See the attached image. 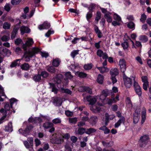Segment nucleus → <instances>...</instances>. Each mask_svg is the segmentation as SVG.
I'll return each instance as SVG.
<instances>
[{
	"label": "nucleus",
	"instance_id": "obj_11",
	"mask_svg": "<svg viewBox=\"0 0 151 151\" xmlns=\"http://www.w3.org/2000/svg\"><path fill=\"white\" fill-rule=\"evenodd\" d=\"M97 97L96 96H87L86 97L87 101L89 102V104H95Z\"/></svg>",
	"mask_w": 151,
	"mask_h": 151
},
{
	"label": "nucleus",
	"instance_id": "obj_22",
	"mask_svg": "<svg viewBox=\"0 0 151 151\" xmlns=\"http://www.w3.org/2000/svg\"><path fill=\"white\" fill-rule=\"evenodd\" d=\"M5 130L6 132H11L13 131L12 126V123L9 122L8 125L5 127Z\"/></svg>",
	"mask_w": 151,
	"mask_h": 151
},
{
	"label": "nucleus",
	"instance_id": "obj_20",
	"mask_svg": "<svg viewBox=\"0 0 151 151\" xmlns=\"http://www.w3.org/2000/svg\"><path fill=\"white\" fill-rule=\"evenodd\" d=\"M104 77L103 75L99 74L97 78V81L100 84H102L103 83Z\"/></svg>",
	"mask_w": 151,
	"mask_h": 151
},
{
	"label": "nucleus",
	"instance_id": "obj_35",
	"mask_svg": "<svg viewBox=\"0 0 151 151\" xmlns=\"http://www.w3.org/2000/svg\"><path fill=\"white\" fill-rule=\"evenodd\" d=\"M146 111H143L142 112L141 114L142 120L141 121L142 124H143L146 120Z\"/></svg>",
	"mask_w": 151,
	"mask_h": 151
},
{
	"label": "nucleus",
	"instance_id": "obj_63",
	"mask_svg": "<svg viewBox=\"0 0 151 151\" xmlns=\"http://www.w3.org/2000/svg\"><path fill=\"white\" fill-rule=\"evenodd\" d=\"M53 123L55 124H57L60 123L61 122V120L58 118H55L52 120Z\"/></svg>",
	"mask_w": 151,
	"mask_h": 151
},
{
	"label": "nucleus",
	"instance_id": "obj_33",
	"mask_svg": "<svg viewBox=\"0 0 151 151\" xmlns=\"http://www.w3.org/2000/svg\"><path fill=\"white\" fill-rule=\"evenodd\" d=\"M93 66V64L91 63L85 64L83 68L85 70H88L92 68Z\"/></svg>",
	"mask_w": 151,
	"mask_h": 151
},
{
	"label": "nucleus",
	"instance_id": "obj_25",
	"mask_svg": "<svg viewBox=\"0 0 151 151\" xmlns=\"http://www.w3.org/2000/svg\"><path fill=\"white\" fill-rule=\"evenodd\" d=\"M96 129L90 127L88 129H86V134L88 135L91 134L96 131Z\"/></svg>",
	"mask_w": 151,
	"mask_h": 151
},
{
	"label": "nucleus",
	"instance_id": "obj_55",
	"mask_svg": "<svg viewBox=\"0 0 151 151\" xmlns=\"http://www.w3.org/2000/svg\"><path fill=\"white\" fill-rule=\"evenodd\" d=\"M142 80L144 83H147L148 84V81L147 77L146 76H143L141 78Z\"/></svg>",
	"mask_w": 151,
	"mask_h": 151
},
{
	"label": "nucleus",
	"instance_id": "obj_62",
	"mask_svg": "<svg viewBox=\"0 0 151 151\" xmlns=\"http://www.w3.org/2000/svg\"><path fill=\"white\" fill-rule=\"evenodd\" d=\"M105 124L106 126H107L109 122V116L105 115Z\"/></svg>",
	"mask_w": 151,
	"mask_h": 151
},
{
	"label": "nucleus",
	"instance_id": "obj_57",
	"mask_svg": "<svg viewBox=\"0 0 151 151\" xmlns=\"http://www.w3.org/2000/svg\"><path fill=\"white\" fill-rule=\"evenodd\" d=\"M6 48L4 47H0V54L5 55Z\"/></svg>",
	"mask_w": 151,
	"mask_h": 151
},
{
	"label": "nucleus",
	"instance_id": "obj_8",
	"mask_svg": "<svg viewBox=\"0 0 151 151\" xmlns=\"http://www.w3.org/2000/svg\"><path fill=\"white\" fill-rule=\"evenodd\" d=\"M90 110L94 113H97L100 112L101 108L100 107L96 106V104H90ZM98 106H103L104 104H97Z\"/></svg>",
	"mask_w": 151,
	"mask_h": 151
},
{
	"label": "nucleus",
	"instance_id": "obj_4",
	"mask_svg": "<svg viewBox=\"0 0 151 151\" xmlns=\"http://www.w3.org/2000/svg\"><path fill=\"white\" fill-rule=\"evenodd\" d=\"M63 78V76L61 74H58L56 75L55 78V83L57 84V87L59 88L61 87V86L63 85L62 80Z\"/></svg>",
	"mask_w": 151,
	"mask_h": 151
},
{
	"label": "nucleus",
	"instance_id": "obj_51",
	"mask_svg": "<svg viewBox=\"0 0 151 151\" xmlns=\"http://www.w3.org/2000/svg\"><path fill=\"white\" fill-rule=\"evenodd\" d=\"M40 54L42 57L45 58H46L49 56V54L46 52H40Z\"/></svg>",
	"mask_w": 151,
	"mask_h": 151
},
{
	"label": "nucleus",
	"instance_id": "obj_19",
	"mask_svg": "<svg viewBox=\"0 0 151 151\" xmlns=\"http://www.w3.org/2000/svg\"><path fill=\"white\" fill-rule=\"evenodd\" d=\"M52 103L54 104H62V100L60 97H56L52 99Z\"/></svg>",
	"mask_w": 151,
	"mask_h": 151
},
{
	"label": "nucleus",
	"instance_id": "obj_38",
	"mask_svg": "<svg viewBox=\"0 0 151 151\" xmlns=\"http://www.w3.org/2000/svg\"><path fill=\"white\" fill-rule=\"evenodd\" d=\"M127 27L130 29H134L135 27L134 23L132 22H129L127 24Z\"/></svg>",
	"mask_w": 151,
	"mask_h": 151
},
{
	"label": "nucleus",
	"instance_id": "obj_27",
	"mask_svg": "<svg viewBox=\"0 0 151 151\" xmlns=\"http://www.w3.org/2000/svg\"><path fill=\"white\" fill-rule=\"evenodd\" d=\"M43 127L47 129L51 128V127H54V124L51 122H45L43 124Z\"/></svg>",
	"mask_w": 151,
	"mask_h": 151
},
{
	"label": "nucleus",
	"instance_id": "obj_36",
	"mask_svg": "<svg viewBox=\"0 0 151 151\" xmlns=\"http://www.w3.org/2000/svg\"><path fill=\"white\" fill-rule=\"evenodd\" d=\"M24 53H25V55H27L30 58L35 56L34 53L32 51H26Z\"/></svg>",
	"mask_w": 151,
	"mask_h": 151
},
{
	"label": "nucleus",
	"instance_id": "obj_13",
	"mask_svg": "<svg viewBox=\"0 0 151 151\" xmlns=\"http://www.w3.org/2000/svg\"><path fill=\"white\" fill-rule=\"evenodd\" d=\"M125 122V118L124 116H122L119 118L118 121L114 124L115 128H118L120 126L122 123L124 124Z\"/></svg>",
	"mask_w": 151,
	"mask_h": 151
},
{
	"label": "nucleus",
	"instance_id": "obj_44",
	"mask_svg": "<svg viewBox=\"0 0 151 151\" xmlns=\"http://www.w3.org/2000/svg\"><path fill=\"white\" fill-rule=\"evenodd\" d=\"M41 77L42 76L43 78H46L49 76V73L46 71H42L40 73Z\"/></svg>",
	"mask_w": 151,
	"mask_h": 151
},
{
	"label": "nucleus",
	"instance_id": "obj_6",
	"mask_svg": "<svg viewBox=\"0 0 151 151\" xmlns=\"http://www.w3.org/2000/svg\"><path fill=\"white\" fill-rule=\"evenodd\" d=\"M120 70L122 73H125L126 69V62L124 59H121L119 62Z\"/></svg>",
	"mask_w": 151,
	"mask_h": 151
},
{
	"label": "nucleus",
	"instance_id": "obj_1",
	"mask_svg": "<svg viewBox=\"0 0 151 151\" xmlns=\"http://www.w3.org/2000/svg\"><path fill=\"white\" fill-rule=\"evenodd\" d=\"M149 139V136L148 134H145L141 136L139 142L140 147H145L147 144Z\"/></svg>",
	"mask_w": 151,
	"mask_h": 151
},
{
	"label": "nucleus",
	"instance_id": "obj_47",
	"mask_svg": "<svg viewBox=\"0 0 151 151\" xmlns=\"http://www.w3.org/2000/svg\"><path fill=\"white\" fill-rule=\"evenodd\" d=\"M101 93L104 96V98L106 97L109 94V90L107 89L104 90L102 91Z\"/></svg>",
	"mask_w": 151,
	"mask_h": 151
},
{
	"label": "nucleus",
	"instance_id": "obj_58",
	"mask_svg": "<svg viewBox=\"0 0 151 151\" xmlns=\"http://www.w3.org/2000/svg\"><path fill=\"white\" fill-rule=\"evenodd\" d=\"M4 9L7 12H9L11 9V8L10 7L9 4L6 3L5 6H4Z\"/></svg>",
	"mask_w": 151,
	"mask_h": 151
},
{
	"label": "nucleus",
	"instance_id": "obj_48",
	"mask_svg": "<svg viewBox=\"0 0 151 151\" xmlns=\"http://www.w3.org/2000/svg\"><path fill=\"white\" fill-rule=\"evenodd\" d=\"M84 91L86 93L91 94L92 93V91L91 89L88 86L84 87Z\"/></svg>",
	"mask_w": 151,
	"mask_h": 151
},
{
	"label": "nucleus",
	"instance_id": "obj_37",
	"mask_svg": "<svg viewBox=\"0 0 151 151\" xmlns=\"http://www.w3.org/2000/svg\"><path fill=\"white\" fill-rule=\"evenodd\" d=\"M47 69L48 71L51 73H54L55 72V68L53 66H49Z\"/></svg>",
	"mask_w": 151,
	"mask_h": 151
},
{
	"label": "nucleus",
	"instance_id": "obj_60",
	"mask_svg": "<svg viewBox=\"0 0 151 151\" xmlns=\"http://www.w3.org/2000/svg\"><path fill=\"white\" fill-rule=\"evenodd\" d=\"M40 51V50L37 47H34L33 48L32 50V51L33 53L35 54V55L36 54H37L38 52H39Z\"/></svg>",
	"mask_w": 151,
	"mask_h": 151
},
{
	"label": "nucleus",
	"instance_id": "obj_39",
	"mask_svg": "<svg viewBox=\"0 0 151 151\" xmlns=\"http://www.w3.org/2000/svg\"><path fill=\"white\" fill-rule=\"evenodd\" d=\"M61 90L63 93L66 94L71 95L72 91H71L68 88H61Z\"/></svg>",
	"mask_w": 151,
	"mask_h": 151
},
{
	"label": "nucleus",
	"instance_id": "obj_7",
	"mask_svg": "<svg viewBox=\"0 0 151 151\" xmlns=\"http://www.w3.org/2000/svg\"><path fill=\"white\" fill-rule=\"evenodd\" d=\"M64 142V140L62 137H53L50 139V142L53 144H60Z\"/></svg>",
	"mask_w": 151,
	"mask_h": 151
},
{
	"label": "nucleus",
	"instance_id": "obj_14",
	"mask_svg": "<svg viewBox=\"0 0 151 151\" xmlns=\"http://www.w3.org/2000/svg\"><path fill=\"white\" fill-rule=\"evenodd\" d=\"M140 114L136 110L135 112L133 114V122L134 124L137 123L139 120V118Z\"/></svg>",
	"mask_w": 151,
	"mask_h": 151
},
{
	"label": "nucleus",
	"instance_id": "obj_3",
	"mask_svg": "<svg viewBox=\"0 0 151 151\" xmlns=\"http://www.w3.org/2000/svg\"><path fill=\"white\" fill-rule=\"evenodd\" d=\"M122 77L125 86L127 88H130L132 85V81L131 78L127 77L125 73H122Z\"/></svg>",
	"mask_w": 151,
	"mask_h": 151
},
{
	"label": "nucleus",
	"instance_id": "obj_9",
	"mask_svg": "<svg viewBox=\"0 0 151 151\" xmlns=\"http://www.w3.org/2000/svg\"><path fill=\"white\" fill-rule=\"evenodd\" d=\"M51 26L50 23L47 21H45L42 24L38 26V28L40 30L48 29Z\"/></svg>",
	"mask_w": 151,
	"mask_h": 151
},
{
	"label": "nucleus",
	"instance_id": "obj_21",
	"mask_svg": "<svg viewBox=\"0 0 151 151\" xmlns=\"http://www.w3.org/2000/svg\"><path fill=\"white\" fill-rule=\"evenodd\" d=\"M32 79L36 82H40L42 79L40 74L39 73L35 74L33 77Z\"/></svg>",
	"mask_w": 151,
	"mask_h": 151
},
{
	"label": "nucleus",
	"instance_id": "obj_26",
	"mask_svg": "<svg viewBox=\"0 0 151 151\" xmlns=\"http://www.w3.org/2000/svg\"><path fill=\"white\" fill-rule=\"evenodd\" d=\"M96 7V5L95 4L91 3L88 8V9L89 10L88 12L92 13Z\"/></svg>",
	"mask_w": 151,
	"mask_h": 151
},
{
	"label": "nucleus",
	"instance_id": "obj_10",
	"mask_svg": "<svg viewBox=\"0 0 151 151\" xmlns=\"http://www.w3.org/2000/svg\"><path fill=\"white\" fill-rule=\"evenodd\" d=\"M49 84L50 85V88L51 89V91L53 92L55 94H57L59 91V88H57V84L55 83H49Z\"/></svg>",
	"mask_w": 151,
	"mask_h": 151
},
{
	"label": "nucleus",
	"instance_id": "obj_23",
	"mask_svg": "<svg viewBox=\"0 0 151 151\" xmlns=\"http://www.w3.org/2000/svg\"><path fill=\"white\" fill-rule=\"evenodd\" d=\"M31 67L28 63H24L21 65V68L23 70H28Z\"/></svg>",
	"mask_w": 151,
	"mask_h": 151
},
{
	"label": "nucleus",
	"instance_id": "obj_24",
	"mask_svg": "<svg viewBox=\"0 0 151 151\" xmlns=\"http://www.w3.org/2000/svg\"><path fill=\"white\" fill-rule=\"evenodd\" d=\"M110 73L111 76H116L119 75V73L117 69L115 68L114 69L110 70Z\"/></svg>",
	"mask_w": 151,
	"mask_h": 151
},
{
	"label": "nucleus",
	"instance_id": "obj_42",
	"mask_svg": "<svg viewBox=\"0 0 151 151\" xmlns=\"http://www.w3.org/2000/svg\"><path fill=\"white\" fill-rule=\"evenodd\" d=\"M10 24L7 22H5L3 24V27L5 29H10Z\"/></svg>",
	"mask_w": 151,
	"mask_h": 151
},
{
	"label": "nucleus",
	"instance_id": "obj_59",
	"mask_svg": "<svg viewBox=\"0 0 151 151\" xmlns=\"http://www.w3.org/2000/svg\"><path fill=\"white\" fill-rule=\"evenodd\" d=\"M104 52L101 50L98 49L97 51V55L99 57H101Z\"/></svg>",
	"mask_w": 151,
	"mask_h": 151
},
{
	"label": "nucleus",
	"instance_id": "obj_43",
	"mask_svg": "<svg viewBox=\"0 0 151 151\" xmlns=\"http://www.w3.org/2000/svg\"><path fill=\"white\" fill-rule=\"evenodd\" d=\"M69 121L70 123L72 124H76L77 121V119L76 118H69Z\"/></svg>",
	"mask_w": 151,
	"mask_h": 151
},
{
	"label": "nucleus",
	"instance_id": "obj_64",
	"mask_svg": "<svg viewBox=\"0 0 151 151\" xmlns=\"http://www.w3.org/2000/svg\"><path fill=\"white\" fill-rule=\"evenodd\" d=\"M65 114L67 116L69 117H71L73 115V113L68 110L66 111Z\"/></svg>",
	"mask_w": 151,
	"mask_h": 151
},
{
	"label": "nucleus",
	"instance_id": "obj_28",
	"mask_svg": "<svg viewBox=\"0 0 151 151\" xmlns=\"http://www.w3.org/2000/svg\"><path fill=\"white\" fill-rule=\"evenodd\" d=\"M124 40L125 41L121 43V46L124 50H127L129 46L128 42L127 41V40L126 39L125 40H124Z\"/></svg>",
	"mask_w": 151,
	"mask_h": 151
},
{
	"label": "nucleus",
	"instance_id": "obj_40",
	"mask_svg": "<svg viewBox=\"0 0 151 151\" xmlns=\"http://www.w3.org/2000/svg\"><path fill=\"white\" fill-rule=\"evenodd\" d=\"M114 19L118 22H120L121 21V18L118 14L116 13H114L113 15Z\"/></svg>",
	"mask_w": 151,
	"mask_h": 151
},
{
	"label": "nucleus",
	"instance_id": "obj_15",
	"mask_svg": "<svg viewBox=\"0 0 151 151\" xmlns=\"http://www.w3.org/2000/svg\"><path fill=\"white\" fill-rule=\"evenodd\" d=\"M94 30L96 34H97L98 37L99 38H100L102 37L103 36L102 33L96 25H94Z\"/></svg>",
	"mask_w": 151,
	"mask_h": 151
},
{
	"label": "nucleus",
	"instance_id": "obj_52",
	"mask_svg": "<svg viewBox=\"0 0 151 151\" xmlns=\"http://www.w3.org/2000/svg\"><path fill=\"white\" fill-rule=\"evenodd\" d=\"M9 37L6 35H4L1 37V39L3 42H6L9 40Z\"/></svg>",
	"mask_w": 151,
	"mask_h": 151
},
{
	"label": "nucleus",
	"instance_id": "obj_31",
	"mask_svg": "<svg viewBox=\"0 0 151 151\" xmlns=\"http://www.w3.org/2000/svg\"><path fill=\"white\" fill-rule=\"evenodd\" d=\"M139 40L142 42L145 43L148 40V38L147 36L145 35H141L139 36Z\"/></svg>",
	"mask_w": 151,
	"mask_h": 151
},
{
	"label": "nucleus",
	"instance_id": "obj_2",
	"mask_svg": "<svg viewBox=\"0 0 151 151\" xmlns=\"http://www.w3.org/2000/svg\"><path fill=\"white\" fill-rule=\"evenodd\" d=\"M33 128V126L32 125L30 124L27 125L26 128L24 130H23L22 129H19L18 131L20 134H22V135L24 136H27L29 135L30 132L32 129Z\"/></svg>",
	"mask_w": 151,
	"mask_h": 151
},
{
	"label": "nucleus",
	"instance_id": "obj_50",
	"mask_svg": "<svg viewBox=\"0 0 151 151\" xmlns=\"http://www.w3.org/2000/svg\"><path fill=\"white\" fill-rule=\"evenodd\" d=\"M78 50H73L71 53L70 55L72 57L74 58L76 55L78 54Z\"/></svg>",
	"mask_w": 151,
	"mask_h": 151
},
{
	"label": "nucleus",
	"instance_id": "obj_16",
	"mask_svg": "<svg viewBox=\"0 0 151 151\" xmlns=\"http://www.w3.org/2000/svg\"><path fill=\"white\" fill-rule=\"evenodd\" d=\"M98 121L97 117L95 116H91L89 120V123L93 126L95 125Z\"/></svg>",
	"mask_w": 151,
	"mask_h": 151
},
{
	"label": "nucleus",
	"instance_id": "obj_17",
	"mask_svg": "<svg viewBox=\"0 0 151 151\" xmlns=\"http://www.w3.org/2000/svg\"><path fill=\"white\" fill-rule=\"evenodd\" d=\"M76 75L81 78H86L87 76V74L84 72L77 71L75 73Z\"/></svg>",
	"mask_w": 151,
	"mask_h": 151
},
{
	"label": "nucleus",
	"instance_id": "obj_30",
	"mask_svg": "<svg viewBox=\"0 0 151 151\" xmlns=\"http://www.w3.org/2000/svg\"><path fill=\"white\" fill-rule=\"evenodd\" d=\"M77 132L79 134L82 135L84 133H86V129L83 127H79L78 128Z\"/></svg>",
	"mask_w": 151,
	"mask_h": 151
},
{
	"label": "nucleus",
	"instance_id": "obj_49",
	"mask_svg": "<svg viewBox=\"0 0 151 151\" xmlns=\"http://www.w3.org/2000/svg\"><path fill=\"white\" fill-rule=\"evenodd\" d=\"M54 33V31L53 30H51V29L49 30L47 32L45 33V36L46 37H48L51 35L53 34Z\"/></svg>",
	"mask_w": 151,
	"mask_h": 151
},
{
	"label": "nucleus",
	"instance_id": "obj_18",
	"mask_svg": "<svg viewBox=\"0 0 151 151\" xmlns=\"http://www.w3.org/2000/svg\"><path fill=\"white\" fill-rule=\"evenodd\" d=\"M111 13L109 12H108L107 13L105 14L104 15V17L106 19L107 22L108 23H111L112 21V18L110 16Z\"/></svg>",
	"mask_w": 151,
	"mask_h": 151
},
{
	"label": "nucleus",
	"instance_id": "obj_56",
	"mask_svg": "<svg viewBox=\"0 0 151 151\" xmlns=\"http://www.w3.org/2000/svg\"><path fill=\"white\" fill-rule=\"evenodd\" d=\"M93 16V14L92 13L90 12H88L86 15V18L88 21H89V20Z\"/></svg>",
	"mask_w": 151,
	"mask_h": 151
},
{
	"label": "nucleus",
	"instance_id": "obj_53",
	"mask_svg": "<svg viewBox=\"0 0 151 151\" xmlns=\"http://www.w3.org/2000/svg\"><path fill=\"white\" fill-rule=\"evenodd\" d=\"M147 18V16L144 14H142L140 19V21L143 23H144Z\"/></svg>",
	"mask_w": 151,
	"mask_h": 151
},
{
	"label": "nucleus",
	"instance_id": "obj_29",
	"mask_svg": "<svg viewBox=\"0 0 151 151\" xmlns=\"http://www.w3.org/2000/svg\"><path fill=\"white\" fill-rule=\"evenodd\" d=\"M60 61L58 58H56L53 60L52 64L55 67H58L60 65Z\"/></svg>",
	"mask_w": 151,
	"mask_h": 151
},
{
	"label": "nucleus",
	"instance_id": "obj_12",
	"mask_svg": "<svg viewBox=\"0 0 151 151\" xmlns=\"http://www.w3.org/2000/svg\"><path fill=\"white\" fill-rule=\"evenodd\" d=\"M20 30L22 35H23L24 33H29L31 32L30 29L28 27L22 25L20 28Z\"/></svg>",
	"mask_w": 151,
	"mask_h": 151
},
{
	"label": "nucleus",
	"instance_id": "obj_45",
	"mask_svg": "<svg viewBox=\"0 0 151 151\" xmlns=\"http://www.w3.org/2000/svg\"><path fill=\"white\" fill-rule=\"evenodd\" d=\"M15 44L17 45H19L20 44L23 43L22 40L20 38H17L14 41Z\"/></svg>",
	"mask_w": 151,
	"mask_h": 151
},
{
	"label": "nucleus",
	"instance_id": "obj_61",
	"mask_svg": "<svg viewBox=\"0 0 151 151\" xmlns=\"http://www.w3.org/2000/svg\"><path fill=\"white\" fill-rule=\"evenodd\" d=\"M65 76L66 77L69 78H73V76L71 74V73L70 72H67L65 74Z\"/></svg>",
	"mask_w": 151,
	"mask_h": 151
},
{
	"label": "nucleus",
	"instance_id": "obj_54",
	"mask_svg": "<svg viewBox=\"0 0 151 151\" xmlns=\"http://www.w3.org/2000/svg\"><path fill=\"white\" fill-rule=\"evenodd\" d=\"M22 52V51L21 49L19 47H17L15 50V52L16 54L19 55Z\"/></svg>",
	"mask_w": 151,
	"mask_h": 151
},
{
	"label": "nucleus",
	"instance_id": "obj_34",
	"mask_svg": "<svg viewBox=\"0 0 151 151\" xmlns=\"http://www.w3.org/2000/svg\"><path fill=\"white\" fill-rule=\"evenodd\" d=\"M102 144L103 146L106 147H109L112 146L113 145V143L111 141L109 142H106L104 141L102 142Z\"/></svg>",
	"mask_w": 151,
	"mask_h": 151
},
{
	"label": "nucleus",
	"instance_id": "obj_32",
	"mask_svg": "<svg viewBox=\"0 0 151 151\" xmlns=\"http://www.w3.org/2000/svg\"><path fill=\"white\" fill-rule=\"evenodd\" d=\"M25 43L27 45L28 47H30L32 46L34 44V42L32 38H29L26 41Z\"/></svg>",
	"mask_w": 151,
	"mask_h": 151
},
{
	"label": "nucleus",
	"instance_id": "obj_46",
	"mask_svg": "<svg viewBox=\"0 0 151 151\" xmlns=\"http://www.w3.org/2000/svg\"><path fill=\"white\" fill-rule=\"evenodd\" d=\"M96 68L100 71V72L101 73H103L106 72V68L104 66L97 67Z\"/></svg>",
	"mask_w": 151,
	"mask_h": 151
},
{
	"label": "nucleus",
	"instance_id": "obj_5",
	"mask_svg": "<svg viewBox=\"0 0 151 151\" xmlns=\"http://www.w3.org/2000/svg\"><path fill=\"white\" fill-rule=\"evenodd\" d=\"M134 87L135 92L139 96H141L142 94V91L141 88L139 85L138 83L136 82L134 78Z\"/></svg>",
	"mask_w": 151,
	"mask_h": 151
},
{
	"label": "nucleus",
	"instance_id": "obj_41",
	"mask_svg": "<svg viewBox=\"0 0 151 151\" xmlns=\"http://www.w3.org/2000/svg\"><path fill=\"white\" fill-rule=\"evenodd\" d=\"M10 104H17L18 103L19 100L15 98H12L9 100Z\"/></svg>",
	"mask_w": 151,
	"mask_h": 151
}]
</instances>
